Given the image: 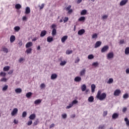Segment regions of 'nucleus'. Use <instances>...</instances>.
<instances>
[{"instance_id":"obj_1","label":"nucleus","mask_w":129,"mask_h":129,"mask_svg":"<svg viewBox=\"0 0 129 129\" xmlns=\"http://www.w3.org/2000/svg\"><path fill=\"white\" fill-rule=\"evenodd\" d=\"M96 98L101 101L104 100L106 98V94L105 93L101 94V91L99 90L97 92Z\"/></svg>"},{"instance_id":"obj_2","label":"nucleus","mask_w":129,"mask_h":129,"mask_svg":"<svg viewBox=\"0 0 129 129\" xmlns=\"http://www.w3.org/2000/svg\"><path fill=\"white\" fill-rule=\"evenodd\" d=\"M57 28V25L56 24H52L51 26V28L52 29V36L54 37L55 36L56 34H57V30H56V28Z\"/></svg>"},{"instance_id":"obj_3","label":"nucleus","mask_w":129,"mask_h":129,"mask_svg":"<svg viewBox=\"0 0 129 129\" xmlns=\"http://www.w3.org/2000/svg\"><path fill=\"white\" fill-rule=\"evenodd\" d=\"M114 56V54H113V52H109L107 55V58L109 60V59H112L113 58V57Z\"/></svg>"},{"instance_id":"obj_4","label":"nucleus","mask_w":129,"mask_h":129,"mask_svg":"<svg viewBox=\"0 0 129 129\" xmlns=\"http://www.w3.org/2000/svg\"><path fill=\"white\" fill-rule=\"evenodd\" d=\"M109 47L108 45L104 46L101 50V53H104V52H106L107 50L109 49Z\"/></svg>"},{"instance_id":"obj_5","label":"nucleus","mask_w":129,"mask_h":129,"mask_svg":"<svg viewBox=\"0 0 129 129\" xmlns=\"http://www.w3.org/2000/svg\"><path fill=\"white\" fill-rule=\"evenodd\" d=\"M18 113V108H15L13 109L12 112H11L12 116H14V115H16Z\"/></svg>"},{"instance_id":"obj_6","label":"nucleus","mask_w":129,"mask_h":129,"mask_svg":"<svg viewBox=\"0 0 129 129\" xmlns=\"http://www.w3.org/2000/svg\"><path fill=\"white\" fill-rule=\"evenodd\" d=\"M121 93V91H120V90L117 89L114 92V96H118Z\"/></svg>"},{"instance_id":"obj_7","label":"nucleus","mask_w":129,"mask_h":129,"mask_svg":"<svg viewBox=\"0 0 129 129\" xmlns=\"http://www.w3.org/2000/svg\"><path fill=\"white\" fill-rule=\"evenodd\" d=\"M127 2H128V0H122L120 2L119 5L121 7H122V6H124L125 5H126Z\"/></svg>"},{"instance_id":"obj_8","label":"nucleus","mask_w":129,"mask_h":129,"mask_svg":"<svg viewBox=\"0 0 129 129\" xmlns=\"http://www.w3.org/2000/svg\"><path fill=\"white\" fill-rule=\"evenodd\" d=\"M33 46V43L32 42H28L26 43L25 47L26 48H30Z\"/></svg>"},{"instance_id":"obj_9","label":"nucleus","mask_w":129,"mask_h":129,"mask_svg":"<svg viewBox=\"0 0 129 129\" xmlns=\"http://www.w3.org/2000/svg\"><path fill=\"white\" fill-rule=\"evenodd\" d=\"M84 33H85V30L84 29H81L78 32V35H80V36L83 35Z\"/></svg>"},{"instance_id":"obj_10","label":"nucleus","mask_w":129,"mask_h":129,"mask_svg":"<svg viewBox=\"0 0 129 129\" xmlns=\"http://www.w3.org/2000/svg\"><path fill=\"white\" fill-rule=\"evenodd\" d=\"M101 46V41H97L95 44L94 48H98Z\"/></svg>"},{"instance_id":"obj_11","label":"nucleus","mask_w":129,"mask_h":129,"mask_svg":"<svg viewBox=\"0 0 129 129\" xmlns=\"http://www.w3.org/2000/svg\"><path fill=\"white\" fill-rule=\"evenodd\" d=\"M68 39V36L67 35L64 36L61 38V41L62 43H65L66 40Z\"/></svg>"},{"instance_id":"obj_12","label":"nucleus","mask_w":129,"mask_h":129,"mask_svg":"<svg viewBox=\"0 0 129 129\" xmlns=\"http://www.w3.org/2000/svg\"><path fill=\"white\" fill-rule=\"evenodd\" d=\"M15 41H16V37L14 35H12L10 37L11 43H13V42H15Z\"/></svg>"},{"instance_id":"obj_13","label":"nucleus","mask_w":129,"mask_h":129,"mask_svg":"<svg viewBox=\"0 0 129 129\" xmlns=\"http://www.w3.org/2000/svg\"><path fill=\"white\" fill-rule=\"evenodd\" d=\"M57 75L56 74H52L51 76V80H54V79H56L57 77Z\"/></svg>"},{"instance_id":"obj_14","label":"nucleus","mask_w":129,"mask_h":129,"mask_svg":"<svg viewBox=\"0 0 129 129\" xmlns=\"http://www.w3.org/2000/svg\"><path fill=\"white\" fill-rule=\"evenodd\" d=\"M46 34H47V31L46 30L42 31L40 33V37H44V36H46Z\"/></svg>"},{"instance_id":"obj_15","label":"nucleus","mask_w":129,"mask_h":129,"mask_svg":"<svg viewBox=\"0 0 129 129\" xmlns=\"http://www.w3.org/2000/svg\"><path fill=\"white\" fill-rule=\"evenodd\" d=\"M31 13V9L29 7H26L25 9V14L28 15V14H30Z\"/></svg>"},{"instance_id":"obj_16","label":"nucleus","mask_w":129,"mask_h":129,"mask_svg":"<svg viewBox=\"0 0 129 129\" xmlns=\"http://www.w3.org/2000/svg\"><path fill=\"white\" fill-rule=\"evenodd\" d=\"M29 118H30V119H35V118H36V114H31L29 117Z\"/></svg>"},{"instance_id":"obj_17","label":"nucleus","mask_w":129,"mask_h":129,"mask_svg":"<svg viewBox=\"0 0 129 129\" xmlns=\"http://www.w3.org/2000/svg\"><path fill=\"white\" fill-rule=\"evenodd\" d=\"M74 80L76 82H80L81 81V78L80 77H76Z\"/></svg>"},{"instance_id":"obj_18","label":"nucleus","mask_w":129,"mask_h":129,"mask_svg":"<svg viewBox=\"0 0 129 129\" xmlns=\"http://www.w3.org/2000/svg\"><path fill=\"white\" fill-rule=\"evenodd\" d=\"M47 41L48 43H51V42H53V37L52 36H49L47 38Z\"/></svg>"},{"instance_id":"obj_19","label":"nucleus","mask_w":129,"mask_h":129,"mask_svg":"<svg viewBox=\"0 0 129 129\" xmlns=\"http://www.w3.org/2000/svg\"><path fill=\"white\" fill-rule=\"evenodd\" d=\"M112 117L113 119H116V118H117L118 117V114L116 113H114L113 114Z\"/></svg>"},{"instance_id":"obj_20","label":"nucleus","mask_w":129,"mask_h":129,"mask_svg":"<svg viewBox=\"0 0 129 129\" xmlns=\"http://www.w3.org/2000/svg\"><path fill=\"white\" fill-rule=\"evenodd\" d=\"M94 101V98H93V96H90L88 98V101L89 102H93Z\"/></svg>"},{"instance_id":"obj_21","label":"nucleus","mask_w":129,"mask_h":129,"mask_svg":"<svg viewBox=\"0 0 129 129\" xmlns=\"http://www.w3.org/2000/svg\"><path fill=\"white\" fill-rule=\"evenodd\" d=\"M95 87H96L95 85L92 84L91 85V91L93 93L95 91Z\"/></svg>"},{"instance_id":"obj_22","label":"nucleus","mask_w":129,"mask_h":129,"mask_svg":"<svg viewBox=\"0 0 129 129\" xmlns=\"http://www.w3.org/2000/svg\"><path fill=\"white\" fill-rule=\"evenodd\" d=\"M2 51L4 52V53H9V49L5 47H2Z\"/></svg>"},{"instance_id":"obj_23","label":"nucleus","mask_w":129,"mask_h":129,"mask_svg":"<svg viewBox=\"0 0 129 129\" xmlns=\"http://www.w3.org/2000/svg\"><path fill=\"white\" fill-rule=\"evenodd\" d=\"M86 14H87V11H86V10H82L81 12V16H84L85 15H86Z\"/></svg>"},{"instance_id":"obj_24","label":"nucleus","mask_w":129,"mask_h":129,"mask_svg":"<svg viewBox=\"0 0 129 129\" xmlns=\"http://www.w3.org/2000/svg\"><path fill=\"white\" fill-rule=\"evenodd\" d=\"M124 53L125 55H129V47H126L125 49Z\"/></svg>"},{"instance_id":"obj_25","label":"nucleus","mask_w":129,"mask_h":129,"mask_svg":"<svg viewBox=\"0 0 129 129\" xmlns=\"http://www.w3.org/2000/svg\"><path fill=\"white\" fill-rule=\"evenodd\" d=\"M41 102H42V100L40 99H37L34 101V104H40Z\"/></svg>"},{"instance_id":"obj_26","label":"nucleus","mask_w":129,"mask_h":129,"mask_svg":"<svg viewBox=\"0 0 129 129\" xmlns=\"http://www.w3.org/2000/svg\"><path fill=\"white\" fill-rule=\"evenodd\" d=\"M85 72H86V70L85 69H83L80 72V76H83V75H85Z\"/></svg>"},{"instance_id":"obj_27","label":"nucleus","mask_w":129,"mask_h":129,"mask_svg":"<svg viewBox=\"0 0 129 129\" xmlns=\"http://www.w3.org/2000/svg\"><path fill=\"white\" fill-rule=\"evenodd\" d=\"M22 91V89L20 88L15 89V92H16L17 93H21Z\"/></svg>"},{"instance_id":"obj_28","label":"nucleus","mask_w":129,"mask_h":129,"mask_svg":"<svg viewBox=\"0 0 129 129\" xmlns=\"http://www.w3.org/2000/svg\"><path fill=\"white\" fill-rule=\"evenodd\" d=\"M22 8V6H21L20 4H16L15 5V8L17 9V10H20V9H21Z\"/></svg>"},{"instance_id":"obj_29","label":"nucleus","mask_w":129,"mask_h":129,"mask_svg":"<svg viewBox=\"0 0 129 129\" xmlns=\"http://www.w3.org/2000/svg\"><path fill=\"white\" fill-rule=\"evenodd\" d=\"M81 89L82 91H85L86 90V85L84 84L81 86Z\"/></svg>"},{"instance_id":"obj_30","label":"nucleus","mask_w":129,"mask_h":129,"mask_svg":"<svg viewBox=\"0 0 129 129\" xmlns=\"http://www.w3.org/2000/svg\"><path fill=\"white\" fill-rule=\"evenodd\" d=\"M79 22H84L85 21V18L84 17H81L78 19Z\"/></svg>"},{"instance_id":"obj_31","label":"nucleus","mask_w":129,"mask_h":129,"mask_svg":"<svg viewBox=\"0 0 129 129\" xmlns=\"http://www.w3.org/2000/svg\"><path fill=\"white\" fill-rule=\"evenodd\" d=\"M27 54H31L32 53V48H29L26 51Z\"/></svg>"},{"instance_id":"obj_32","label":"nucleus","mask_w":129,"mask_h":129,"mask_svg":"<svg viewBox=\"0 0 129 129\" xmlns=\"http://www.w3.org/2000/svg\"><path fill=\"white\" fill-rule=\"evenodd\" d=\"M10 70V66H6L4 68V71H9Z\"/></svg>"},{"instance_id":"obj_33","label":"nucleus","mask_w":129,"mask_h":129,"mask_svg":"<svg viewBox=\"0 0 129 129\" xmlns=\"http://www.w3.org/2000/svg\"><path fill=\"white\" fill-rule=\"evenodd\" d=\"M14 30L16 31V32H19V31L21 30V28L19 26H16L14 27Z\"/></svg>"},{"instance_id":"obj_34","label":"nucleus","mask_w":129,"mask_h":129,"mask_svg":"<svg viewBox=\"0 0 129 129\" xmlns=\"http://www.w3.org/2000/svg\"><path fill=\"white\" fill-rule=\"evenodd\" d=\"M124 121H125L127 126H129V120H128V119H127V118H124Z\"/></svg>"},{"instance_id":"obj_35","label":"nucleus","mask_w":129,"mask_h":129,"mask_svg":"<svg viewBox=\"0 0 129 129\" xmlns=\"http://www.w3.org/2000/svg\"><path fill=\"white\" fill-rule=\"evenodd\" d=\"M93 58H94V56L93 55V54H90L88 56V58L89 60H91L92 59H93Z\"/></svg>"},{"instance_id":"obj_36","label":"nucleus","mask_w":129,"mask_h":129,"mask_svg":"<svg viewBox=\"0 0 129 129\" xmlns=\"http://www.w3.org/2000/svg\"><path fill=\"white\" fill-rule=\"evenodd\" d=\"M26 96L27 98H30V96H32V93L31 92H28L26 94Z\"/></svg>"},{"instance_id":"obj_37","label":"nucleus","mask_w":129,"mask_h":129,"mask_svg":"<svg viewBox=\"0 0 129 129\" xmlns=\"http://www.w3.org/2000/svg\"><path fill=\"white\" fill-rule=\"evenodd\" d=\"M123 98H124V99H126L127 98H128V94L127 93H125L123 95Z\"/></svg>"},{"instance_id":"obj_38","label":"nucleus","mask_w":129,"mask_h":129,"mask_svg":"<svg viewBox=\"0 0 129 129\" xmlns=\"http://www.w3.org/2000/svg\"><path fill=\"white\" fill-rule=\"evenodd\" d=\"M73 52V51L70 50H67L66 51L67 55H70V54H72Z\"/></svg>"},{"instance_id":"obj_39","label":"nucleus","mask_w":129,"mask_h":129,"mask_svg":"<svg viewBox=\"0 0 129 129\" xmlns=\"http://www.w3.org/2000/svg\"><path fill=\"white\" fill-rule=\"evenodd\" d=\"M112 82H113V79L112 78H110L108 80V81L107 82V83L108 84H111V83H112Z\"/></svg>"},{"instance_id":"obj_40","label":"nucleus","mask_w":129,"mask_h":129,"mask_svg":"<svg viewBox=\"0 0 129 129\" xmlns=\"http://www.w3.org/2000/svg\"><path fill=\"white\" fill-rule=\"evenodd\" d=\"M6 75H7V74L5 72H2L0 73V76H2V77H5Z\"/></svg>"},{"instance_id":"obj_41","label":"nucleus","mask_w":129,"mask_h":129,"mask_svg":"<svg viewBox=\"0 0 129 129\" xmlns=\"http://www.w3.org/2000/svg\"><path fill=\"white\" fill-rule=\"evenodd\" d=\"M66 63H67V62H66V61H65V60L61 61V62L60 63V66H64V65H65L66 64Z\"/></svg>"},{"instance_id":"obj_42","label":"nucleus","mask_w":129,"mask_h":129,"mask_svg":"<svg viewBox=\"0 0 129 129\" xmlns=\"http://www.w3.org/2000/svg\"><path fill=\"white\" fill-rule=\"evenodd\" d=\"M105 125H100L99 127H98V129H105Z\"/></svg>"},{"instance_id":"obj_43","label":"nucleus","mask_w":129,"mask_h":129,"mask_svg":"<svg viewBox=\"0 0 129 129\" xmlns=\"http://www.w3.org/2000/svg\"><path fill=\"white\" fill-rule=\"evenodd\" d=\"M92 39H96V38H97V34L94 33V34H93V35L92 36Z\"/></svg>"},{"instance_id":"obj_44","label":"nucleus","mask_w":129,"mask_h":129,"mask_svg":"<svg viewBox=\"0 0 129 129\" xmlns=\"http://www.w3.org/2000/svg\"><path fill=\"white\" fill-rule=\"evenodd\" d=\"M98 65H99V63L97 62H95L92 63V66H94V67H97Z\"/></svg>"},{"instance_id":"obj_45","label":"nucleus","mask_w":129,"mask_h":129,"mask_svg":"<svg viewBox=\"0 0 129 129\" xmlns=\"http://www.w3.org/2000/svg\"><path fill=\"white\" fill-rule=\"evenodd\" d=\"M44 7H45V4H41V6H39V10H42V9H44Z\"/></svg>"},{"instance_id":"obj_46","label":"nucleus","mask_w":129,"mask_h":129,"mask_svg":"<svg viewBox=\"0 0 129 129\" xmlns=\"http://www.w3.org/2000/svg\"><path fill=\"white\" fill-rule=\"evenodd\" d=\"M27 116V112L24 111L22 113V117H26Z\"/></svg>"},{"instance_id":"obj_47","label":"nucleus","mask_w":129,"mask_h":129,"mask_svg":"<svg viewBox=\"0 0 129 129\" xmlns=\"http://www.w3.org/2000/svg\"><path fill=\"white\" fill-rule=\"evenodd\" d=\"M108 18V15H104L102 17V20H105Z\"/></svg>"},{"instance_id":"obj_48","label":"nucleus","mask_w":129,"mask_h":129,"mask_svg":"<svg viewBox=\"0 0 129 129\" xmlns=\"http://www.w3.org/2000/svg\"><path fill=\"white\" fill-rule=\"evenodd\" d=\"M1 81L2 82H6V81H7V78H2V79H1Z\"/></svg>"},{"instance_id":"obj_49","label":"nucleus","mask_w":129,"mask_h":129,"mask_svg":"<svg viewBox=\"0 0 129 129\" xmlns=\"http://www.w3.org/2000/svg\"><path fill=\"white\" fill-rule=\"evenodd\" d=\"M72 103L73 104H73H77V103H78V101H77V100H75L73 101Z\"/></svg>"},{"instance_id":"obj_50","label":"nucleus","mask_w":129,"mask_h":129,"mask_svg":"<svg viewBox=\"0 0 129 129\" xmlns=\"http://www.w3.org/2000/svg\"><path fill=\"white\" fill-rule=\"evenodd\" d=\"M80 61V58L79 57H77V59H76L75 63H79V61Z\"/></svg>"},{"instance_id":"obj_51","label":"nucleus","mask_w":129,"mask_h":129,"mask_svg":"<svg viewBox=\"0 0 129 129\" xmlns=\"http://www.w3.org/2000/svg\"><path fill=\"white\" fill-rule=\"evenodd\" d=\"M24 60H25V59H24V58L21 57L20 58H19V61L20 63H22V62H23V61H24Z\"/></svg>"},{"instance_id":"obj_52","label":"nucleus","mask_w":129,"mask_h":129,"mask_svg":"<svg viewBox=\"0 0 129 129\" xmlns=\"http://www.w3.org/2000/svg\"><path fill=\"white\" fill-rule=\"evenodd\" d=\"M7 89H8V85H5L4 87L3 88V91L7 90Z\"/></svg>"},{"instance_id":"obj_53","label":"nucleus","mask_w":129,"mask_h":129,"mask_svg":"<svg viewBox=\"0 0 129 129\" xmlns=\"http://www.w3.org/2000/svg\"><path fill=\"white\" fill-rule=\"evenodd\" d=\"M46 86H45L44 84H41L40 85V88H41V89H43V88H45Z\"/></svg>"},{"instance_id":"obj_54","label":"nucleus","mask_w":129,"mask_h":129,"mask_svg":"<svg viewBox=\"0 0 129 129\" xmlns=\"http://www.w3.org/2000/svg\"><path fill=\"white\" fill-rule=\"evenodd\" d=\"M71 9V5H69L67 8H66V11H69Z\"/></svg>"},{"instance_id":"obj_55","label":"nucleus","mask_w":129,"mask_h":129,"mask_svg":"<svg viewBox=\"0 0 129 129\" xmlns=\"http://www.w3.org/2000/svg\"><path fill=\"white\" fill-rule=\"evenodd\" d=\"M68 20H69V18H68V17H65L64 19L63 20L64 23H66V22H68Z\"/></svg>"},{"instance_id":"obj_56","label":"nucleus","mask_w":129,"mask_h":129,"mask_svg":"<svg viewBox=\"0 0 129 129\" xmlns=\"http://www.w3.org/2000/svg\"><path fill=\"white\" fill-rule=\"evenodd\" d=\"M103 116H106V115H107V111H104L103 113Z\"/></svg>"},{"instance_id":"obj_57","label":"nucleus","mask_w":129,"mask_h":129,"mask_svg":"<svg viewBox=\"0 0 129 129\" xmlns=\"http://www.w3.org/2000/svg\"><path fill=\"white\" fill-rule=\"evenodd\" d=\"M61 116H62V118H66V117H67V114H62Z\"/></svg>"},{"instance_id":"obj_58","label":"nucleus","mask_w":129,"mask_h":129,"mask_svg":"<svg viewBox=\"0 0 129 129\" xmlns=\"http://www.w3.org/2000/svg\"><path fill=\"white\" fill-rule=\"evenodd\" d=\"M32 123H33V121H32V120L29 121L27 123V125H31V124H32Z\"/></svg>"},{"instance_id":"obj_59","label":"nucleus","mask_w":129,"mask_h":129,"mask_svg":"<svg viewBox=\"0 0 129 129\" xmlns=\"http://www.w3.org/2000/svg\"><path fill=\"white\" fill-rule=\"evenodd\" d=\"M38 123H39V121H35L33 123V125H37V124H38Z\"/></svg>"},{"instance_id":"obj_60","label":"nucleus","mask_w":129,"mask_h":129,"mask_svg":"<svg viewBox=\"0 0 129 129\" xmlns=\"http://www.w3.org/2000/svg\"><path fill=\"white\" fill-rule=\"evenodd\" d=\"M68 14H69L70 15V14H72V13L73 12V10H72V9H70V10H68Z\"/></svg>"},{"instance_id":"obj_61","label":"nucleus","mask_w":129,"mask_h":129,"mask_svg":"<svg viewBox=\"0 0 129 129\" xmlns=\"http://www.w3.org/2000/svg\"><path fill=\"white\" fill-rule=\"evenodd\" d=\"M119 43H120V44H124V40L123 39L120 40Z\"/></svg>"},{"instance_id":"obj_62","label":"nucleus","mask_w":129,"mask_h":129,"mask_svg":"<svg viewBox=\"0 0 129 129\" xmlns=\"http://www.w3.org/2000/svg\"><path fill=\"white\" fill-rule=\"evenodd\" d=\"M37 39H38V37H35L34 38H33V39H32V41H33V42H36V41H37Z\"/></svg>"},{"instance_id":"obj_63","label":"nucleus","mask_w":129,"mask_h":129,"mask_svg":"<svg viewBox=\"0 0 129 129\" xmlns=\"http://www.w3.org/2000/svg\"><path fill=\"white\" fill-rule=\"evenodd\" d=\"M23 21H27V17L24 16L22 18Z\"/></svg>"},{"instance_id":"obj_64","label":"nucleus","mask_w":129,"mask_h":129,"mask_svg":"<svg viewBox=\"0 0 129 129\" xmlns=\"http://www.w3.org/2000/svg\"><path fill=\"white\" fill-rule=\"evenodd\" d=\"M126 74H129V68L126 69Z\"/></svg>"}]
</instances>
